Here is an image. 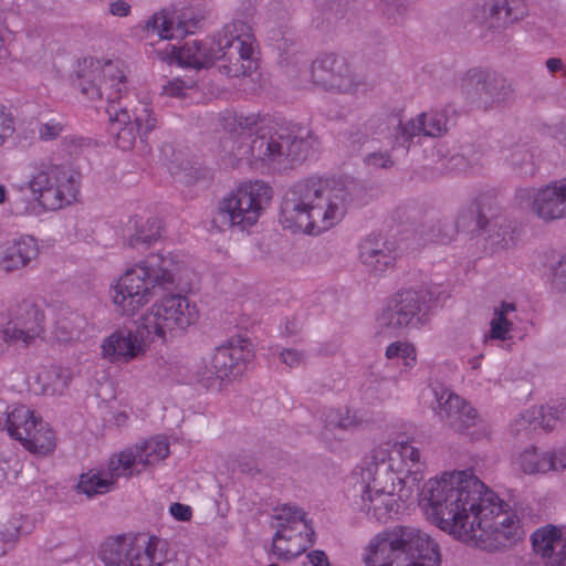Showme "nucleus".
I'll use <instances>...</instances> for the list:
<instances>
[{"mask_svg":"<svg viewBox=\"0 0 566 566\" xmlns=\"http://www.w3.org/2000/svg\"><path fill=\"white\" fill-rule=\"evenodd\" d=\"M419 503L440 530L482 549L505 548L523 536L520 518L509 504L467 471L430 478Z\"/></svg>","mask_w":566,"mask_h":566,"instance_id":"1","label":"nucleus"},{"mask_svg":"<svg viewBox=\"0 0 566 566\" xmlns=\"http://www.w3.org/2000/svg\"><path fill=\"white\" fill-rule=\"evenodd\" d=\"M427 462L421 449L401 433H390L364 458L356 483L357 509L369 518L387 522L424 479Z\"/></svg>","mask_w":566,"mask_h":566,"instance_id":"2","label":"nucleus"},{"mask_svg":"<svg viewBox=\"0 0 566 566\" xmlns=\"http://www.w3.org/2000/svg\"><path fill=\"white\" fill-rule=\"evenodd\" d=\"M226 136L221 142L224 158L232 166L276 161L282 157L306 159L315 138L306 128H276L259 113H227L222 118Z\"/></svg>","mask_w":566,"mask_h":566,"instance_id":"3","label":"nucleus"},{"mask_svg":"<svg viewBox=\"0 0 566 566\" xmlns=\"http://www.w3.org/2000/svg\"><path fill=\"white\" fill-rule=\"evenodd\" d=\"M352 202L353 193L347 184L310 177L285 193L280 222L292 232L319 235L343 221Z\"/></svg>","mask_w":566,"mask_h":566,"instance_id":"4","label":"nucleus"},{"mask_svg":"<svg viewBox=\"0 0 566 566\" xmlns=\"http://www.w3.org/2000/svg\"><path fill=\"white\" fill-rule=\"evenodd\" d=\"M91 69L92 78L81 82V92L93 101L106 97L109 102L106 112L112 130L116 134V146L123 150H130L138 136H147L155 129L157 119L153 108L142 102L133 107L120 105V95L127 88L126 69L120 61H92Z\"/></svg>","mask_w":566,"mask_h":566,"instance_id":"5","label":"nucleus"},{"mask_svg":"<svg viewBox=\"0 0 566 566\" xmlns=\"http://www.w3.org/2000/svg\"><path fill=\"white\" fill-rule=\"evenodd\" d=\"M187 273L185 261L174 253H157L128 266L109 285L108 296L114 311L123 317H134L157 294L182 282Z\"/></svg>","mask_w":566,"mask_h":566,"instance_id":"6","label":"nucleus"},{"mask_svg":"<svg viewBox=\"0 0 566 566\" xmlns=\"http://www.w3.org/2000/svg\"><path fill=\"white\" fill-rule=\"evenodd\" d=\"M364 566H440L437 542L413 526H397L373 536L361 552Z\"/></svg>","mask_w":566,"mask_h":566,"instance_id":"7","label":"nucleus"},{"mask_svg":"<svg viewBox=\"0 0 566 566\" xmlns=\"http://www.w3.org/2000/svg\"><path fill=\"white\" fill-rule=\"evenodd\" d=\"M449 297L447 289L439 283H424L418 287L403 290L395 295L378 313L377 326L380 329L422 327L432 310Z\"/></svg>","mask_w":566,"mask_h":566,"instance_id":"8","label":"nucleus"},{"mask_svg":"<svg viewBox=\"0 0 566 566\" xmlns=\"http://www.w3.org/2000/svg\"><path fill=\"white\" fill-rule=\"evenodd\" d=\"M272 198L273 190L265 181H242L219 201L213 222L220 228L248 230L258 223Z\"/></svg>","mask_w":566,"mask_h":566,"instance_id":"9","label":"nucleus"},{"mask_svg":"<svg viewBox=\"0 0 566 566\" xmlns=\"http://www.w3.org/2000/svg\"><path fill=\"white\" fill-rule=\"evenodd\" d=\"M254 357L253 345L244 338H233L202 357L195 366V380L207 390L220 391L240 377Z\"/></svg>","mask_w":566,"mask_h":566,"instance_id":"10","label":"nucleus"},{"mask_svg":"<svg viewBox=\"0 0 566 566\" xmlns=\"http://www.w3.org/2000/svg\"><path fill=\"white\" fill-rule=\"evenodd\" d=\"M199 318L193 301L181 294H169L154 302L140 316L138 327L150 342H167L169 337L186 332Z\"/></svg>","mask_w":566,"mask_h":566,"instance_id":"11","label":"nucleus"},{"mask_svg":"<svg viewBox=\"0 0 566 566\" xmlns=\"http://www.w3.org/2000/svg\"><path fill=\"white\" fill-rule=\"evenodd\" d=\"M219 70L227 76L249 75L255 67L256 39L244 20H233L214 35Z\"/></svg>","mask_w":566,"mask_h":566,"instance_id":"12","label":"nucleus"},{"mask_svg":"<svg viewBox=\"0 0 566 566\" xmlns=\"http://www.w3.org/2000/svg\"><path fill=\"white\" fill-rule=\"evenodd\" d=\"M80 182V174L70 167L42 165L30 175L27 189L39 206L55 211L76 200Z\"/></svg>","mask_w":566,"mask_h":566,"instance_id":"13","label":"nucleus"},{"mask_svg":"<svg viewBox=\"0 0 566 566\" xmlns=\"http://www.w3.org/2000/svg\"><path fill=\"white\" fill-rule=\"evenodd\" d=\"M515 205L544 224L566 219V177L541 185L518 187L514 192Z\"/></svg>","mask_w":566,"mask_h":566,"instance_id":"14","label":"nucleus"},{"mask_svg":"<svg viewBox=\"0 0 566 566\" xmlns=\"http://www.w3.org/2000/svg\"><path fill=\"white\" fill-rule=\"evenodd\" d=\"M272 526L275 533L272 541L273 554L290 559L301 555L314 543V530L297 506L284 504L274 510Z\"/></svg>","mask_w":566,"mask_h":566,"instance_id":"15","label":"nucleus"},{"mask_svg":"<svg viewBox=\"0 0 566 566\" xmlns=\"http://www.w3.org/2000/svg\"><path fill=\"white\" fill-rule=\"evenodd\" d=\"M160 539L155 536H116L106 539L98 558L104 566H164Z\"/></svg>","mask_w":566,"mask_h":566,"instance_id":"16","label":"nucleus"},{"mask_svg":"<svg viewBox=\"0 0 566 566\" xmlns=\"http://www.w3.org/2000/svg\"><path fill=\"white\" fill-rule=\"evenodd\" d=\"M311 78L322 90L335 93H349L359 84L349 61L335 53L322 54L313 61Z\"/></svg>","mask_w":566,"mask_h":566,"instance_id":"17","label":"nucleus"},{"mask_svg":"<svg viewBox=\"0 0 566 566\" xmlns=\"http://www.w3.org/2000/svg\"><path fill=\"white\" fill-rule=\"evenodd\" d=\"M434 415L451 429L465 432L471 428L483 427L484 420L478 410L464 398L443 386L432 388Z\"/></svg>","mask_w":566,"mask_h":566,"instance_id":"18","label":"nucleus"},{"mask_svg":"<svg viewBox=\"0 0 566 566\" xmlns=\"http://www.w3.org/2000/svg\"><path fill=\"white\" fill-rule=\"evenodd\" d=\"M44 333L43 315L33 306L9 311L8 321L0 326V353L9 346L29 347Z\"/></svg>","mask_w":566,"mask_h":566,"instance_id":"19","label":"nucleus"},{"mask_svg":"<svg viewBox=\"0 0 566 566\" xmlns=\"http://www.w3.org/2000/svg\"><path fill=\"white\" fill-rule=\"evenodd\" d=\"M143 329L117 328L99 345L101 357L112 365H127L145 357L148 342Z\"/></svg>","mask_w":566,"mask_h":566,"instance_id":"20","label":"nucleus"},{"mask_svg":"<svg viewBox=\"0 0 566 566\" xmlns=\"http://www.w3.org/2000/svg\"><path fill=\"white\" fill-rule=\"evenodd\" d=\"M461 90L470 103L486 109L502 102L505 85L496 73L474 69L461 80Z\"/></svg>","mask_w":566,"mask_h":566,"instance_id":"21","label":"nucleus"},{"mask_svg":"<svg viewBox=\"0 0 566 566\" xmlns=\"http://www.w3.org/2000/svg\"><path fill=\"white\" fill-rule=\"evenodd\" d=\"M513 469L527 475H545L551 471L566 470V447L542 450L530 446L512 460Z\"/></svg>","mask_w":566,"mask_h":566,"instance_id":"22","label":"nucleus"},{"mask_svg":"<svg viewBox=\"0 0 566 566\" xmlns=\"http://www.w3.org/2000/svg\"><path fill=\"white\" fill-rule=\"evenodd\" d=\"M448 118L446 113L430 111L417 115L405 123H399L395 129L392 148H403L406 151L416 136L438 137L447 133Z\"/></svg>","mask_w":566,"mask_h":566,"instance_id":"23","label":"nucleus"},{"mask_svg":"<svg viewBox=\"0 0 566 566\" xmlns=\"http://www.w3.org/2000/svg\"><path fill=\"white\" fill-rule=\"evenodd\" d=\"M534 552L546 566H566V535L562 527L546 525L532 534Z\"/></svg>","mask_w":566,"mask_h":566,"instance_id":"24","label":"nucleus"},{"mask_svg":"<svg viewBox=\"0 0 566 566\" xmlns=\"http://www.w3.org/2000/svg\"><path fill=\"white\" fill-rule=\"evenodd\" d=\"M516 304L510 301H501L492 307L489 321V329L483 334V343H504L513 338L514 317Z\"/></svg>","mask_w":566,"mask_h":566,"instance_id":"25","label":"nucleus"},{"mask_svg":"<svg viewBox=\"0 0 566 566\" xmlns=\"http://www.w3.org/2000/svg\"><path fill=\"white\" fill-rule=\"evenodd\" d=\"M566 420V402H558L547 406H534L527 409L516 420V432L526 430L528 427H542L545 430L556 428L559 422Z\"/></svg>","mask_w":566,"mask_h":566,"instance_id":"26","label":"nucleus"},{"mask_svg":"<svg viewBox=\"0 0 566 566\" xmlns=\"http://www.w3.org/2000/svg\"><path fill=\"white\" fill-rule=\"evenodd\" d=\"M176 61L181 66L203 69L218 61L214 36L209 41H188L181 48H172Z\"/></svg>","mask_w":566,"mask_h":566,"instance_id":"27","label":"nucleus"},{"mask_svg":"<svg viewBox=\"0 0 566 566\" xmlns=\"http://www.w3.org/2000/svg\"><path fill=\"white\" fill-rule=\"evenodd\" d=\"M147 38L157 36L160 40H171L182 38L190 32L180 14L160 11L150 17L144 27Z\"/></svg>","mask_w":566,"mask_h":566,"instance_id":"28","label":"nucleus"},{"mask_svg":"<svg viewBox=\"0 0 566 566\" xmlns=\"http://www.w3.org/2000/svg\"><path fill=\"white\" fill-rule=\"evenodd\" d=\"M129 247L147 249L161 237V223L155 217L134 216L126 223Z\"/></svg>","mask_w":566,"mask_h":566,"instance_id":"29","label":"nucleus"},{"mask_svg":"<svg viewBox=\"0 0 566 566\" xmlns=\"http://www.w3.org/2000/svg\"><path fill=\"white\" fill-rule=\"evenodd\" d=\"M359 260L365 271L377 277L394 266L396 255L386 244L367 240L360 244Z\"/></svg>","mask_w":566,"mask_h":566,"instance_id":"30","label":"nucleus"},{"mask_svg":"<svg viewBox=\"0 0 566 566\" xmlns=\"http://www.w3.org/2000/svg\"><path fill=\"white\" fill-rule=\"evenodd\" d=\"M483 12L488 14V27L504 29L522 20L526 15V8L518 0H495L485 4Z\"/></svg>","mask_w":566,"mask_h":566,"instance_id":"31","label":"nucleus"},{"mask_svg":"<svg viewBox=\"0 0 566 566\" xmlns=\"http://www.w3.org/2000/svg\"><path fill=\"white\" fill-rule=\"evenodd\" d=\"M6 241L14 272L30 268L38 260L40 247L32 235L22 234Z\"/></svg>","mask_w":566,"mask_h":566,"instance_id":"32","label":"nucleus"},{"mask_svg":"<svg viewBox=\"0 0 566 566\" xmlns=\"http://www.w3.org/2000/svg\"><path fill=\"white\" fill-rule=\"evenodd\" d=\"M116 488V482L107 465L91 469L78 478L76 489L88 497L103 495Z\"/></svg>","mask_w":566,"mask_h":566,"instance_id":"33","label":"nucleus"},{"mask_svg":"<svg viewBox=\"0 0 566 566\" xmlns=\"http://www.w3.org/2000/svg\"><path fill=\"white\" fill-rule=\"evenodd\" d=\"M21 444L31 453L48 455L53 453L56 448V434L48 422L39 418Z\"/></svg>","mask_w":566,"mask_h":566,"instance_id":"34","label":"nucleus"},{"mask_svg":"<svg viewBox=\"0 0 566 566\" xmlns=\"http://www.w3.org/2000/svg\"><path fill=\"white\" fill-rule=\"evenodd\" d=\"M70 381L71 374L67 369L60 367L41 368L34 377L33 389L48 396L62 395L69 387Z\"/></svg>","mask_w":566,"mask_h":566,"instance_id":"35","label":"nucleus"},{"mask_svg":"<svg viewBox=\"0 0 566 566\" xmlns=\"http://www.w3.org/2000/svg\"><path fill=\"white\" fill-rule=\"evenodd\" d=\"M106 465L116 483L119 478H132L145 471L135 447L113 454Z\"/></svg>","mask_w":566,"mask_h":566,"instance_id":"36","label":"nucleus"},{"mask_svg":"<svg viewBox=\"0 0 566 566\" xmlns=\"http://www.w3.org/2000/svg\"><path fill=\"white\" fill-rule=\"evenodd\" d=\"M39 418L27 406H12L7 412L6 429L10 437L21 442L28 436V432L34 428Z\"/></svg>","mask_w":566,"mask_h":566,"instance_id":"37","label":"nucleus"},{"mask_svg":"<svg viewBox=\"0 0 566 566\" xmlns=\"http://www.w3.org/2000/svg\"><path fill=\"white\" fill-rule=\"evenodd\" d=\"M503 159L523 177L534 176L536 165L534 154L525 146H515L514 148L503 153Z\"/></svg>","mask_w":566,"mask_h":566,"instance_id":"38","label":"nucleus"},{"mask_svg":"<svg viewBox=\"0 0 566 566\" xmlns=\"http://www.w3.org/2000/svg\"><path fill=\"white\" fill-rule=\"evenodd\" d=\"M145 471L149 467L158 464L169 454L168 442L163 438H151L142 446H135Z\"/></svg>","mask_w":566,"mask_h":566,"instance_id":"39","label":"nucleus"},{"mask_svg":"<svg viewBox=\"0 0 566 566\" xmlns=\"http://www.w3.org/2000/svg\"><path fill=\"white\" fill-rule=\"evenodd\" d=\"M85 321L77 314L60 317L53 327L54 338L62 343L80 339L84 333Z\"/></svg>","mask_w":566,"mask_h":566,"instance_id":"40","label":"nucleus"},{"mask_svg":"<svg viewBox=\"0 0 566 566\" xmlns=\"http://www.w3.org/2000/svg\"><path fill=\"white\" fill-rule=\"evenodd\" d=\"M361 426V419L349 409L332 410L326 416V431L333 429L354 430ZM327 432H325L326 434Z\"/></svg>","mask_w":566,"mask_h":566,"instance_id":"41","label":"nucleus"},{"mask_svg":"<svg viewBox=\"0 0 566 566\" xmlns=\"http://www.w3.org/2000/svg\"><path fill=\"white\" fill-rule=\"evenodd\" d=\"M385 355L388 359L400 358L406 367H412L417 361L416 348L408 342L391 343L387 346Z\"/></svg>","mask_w":566,"mask_h":566,"instance_id":"42","label":"nucleus"},{"mask_svg":"<svg viewBox=\"0 0 566 566\" xmlns=\"http://www.w3.org/2000/svg\"><path fill=\"white\" fill-rule=\"evenodd\" d=\"M196 90L195 82H185L180 78L168 81L163 86V95L168 97L185 98Z\"/></svg>","mask_w":566,"mask_h":566,"instance_id":"43","label":"nucleus"},{"mask_svg":"<svg viewBox=\"0 0 566 566\" xmlns=\"http://www.w3.org/2000/svg\"><path fill=\"white\" fill-rule=\"evenodd\" d=\"M14 130L15 123L11 111L0 105V147L12 137Z\"/></svg>","mask_w":566,"mask_h":566,"instance_id":"44","label":"nucleus"},{"mask_svg":"<svg viewBox=\"0 0 566 566\" xmlns=\"http://www.w3.org/2000/svg\"><path fill=\"white\" fill-rule=\"evenodd\" d=\"M365 164L371 168H390L395 161L388 151H373L365 158Z\"/></svg>","mask_w":566,"mask_h":566,"instance_id":"45","label":"nucleus"},{"mask_svg":"<svg viewBox=\"0 0 566 566\" xmlns=\"http://www.w3.org/2000/svg\"><path fill=\"white\" fill-rule=\"evenodd\" d=\"M63 132V125L55 120L51 119L46 123H42L39 125L38 133L41 140H52L59 137Z\"/></svg>","mask_w":566,"mask_h":566,"instance_id":"46","label":"nucleus"},{"mask_svg":"<svg viewBox=\"0 0 566 566\" xmlns=\"http://www.w3.org/2000/svg\"><path fill=\"white\" fill-rule=\"evenodd\" d=\"M553 285L556 290L566 293V253L554 268Z\"/></svg>","mask_w":566,"mask_h":566,"instance_id":"47","label":"nucleus"},{"mask_svg":"<svg viewBox=\"0 0 566 566\" xmlns=\"http://www.w3.org/2000/svg\"><path fill=\"white\" fill-rule=\"evenodd\" d=\"M280 359L283 364L289 366L290 368H295L301 366L305 360V355L303 352L297 349H283L280 353Z\"/></svg>","mask_w":566,"mask_h":566,"instance_id":"48","label":"nucleus"},{"mask_svg":"<svg viewBox=\"0 0 566 566\" xmlns=\"http://www.w3.org/2000/svg\"><path fill=\"white\" fill-rule=\"evenodd\" d=\"M302 566H331V563L324 551L314 549L305 555Z\"/></svg>","mask_w":566,"mask_h":566,"instance_id":"49","label":"nucleus"},{"mask_svg":"<svg viewBox=\"0 0 566 566\" xmlns=\"http://www.w3.org/2000/svg\"><path fill=\"white\" fill-rule=\"evenodd\" d=\"M447 167L453 172H465L472 167V163L463 154H455L450 157Z\"/></svg>","mask_w":566,"mask_h":566,"instance_id":"50","label":"nucleus"},{"mask_svg":"<svg viewBox=\"0 0 566 566\" xmlns=\"http://www.w3.org/2000/svg\"><path fill=\"white\" fill-rule=\"evenodd\" d=\"M169 513L175 520L187 522L191 520L192 509L182 503H172L169 507Z\"/></svg>","mask_w":566,"mask_h":566,"instance_id":"51","label":"nucleus"},{"mask_svg":"<svg viewBox=\"0 0 566 566\" xmlns=\"http://www.w3.org/2000/svg\"><path fill=\"white\" fill-rule=\"evenodd\" d=\"M0 273H14L7 241H0Z\"/></svg>","mask_w":566,"mask_h":566,"instance_id":"52","label":"nucleus"},{"mask_svg":"<svg viewBox=\"0 0 566 566\" xmlns=\"http://www.w3.org/2000/svg\"><path fill=\"white\" fill-rule=\"evenodd\" d=\"M304 62V55L298 50L285 51L281 54V63L286 66L297 67Z\"/></svg>","mask_w":566,"mask_h":566,"instance_id":"53","label":"nucleus"},{"mask_svg":"<svg viewBox=\"0 0 566 566\" xmlns=\"http://www.w3.org/2000/svg\"><path fill=\"white\" fill-rule=\"evenodd\" d=\"M109 12L115 17H127L130 12V6L123 0H117L111 3Z\"/></svg>","mask_w":566,"mask_h":566,"instance_id":"54","label":"nucleus"},{"mask_svg":"<svg viewBox=\"0 0 566 566\" xmlns=\"http://www.w3.org/2000/svg\"><path fill=\"white\" fill-rule=\"evenodd\" d=\"M546 67L551 73H556L564 70V63L558 57H551L546 61Z\"/></svg>","mask_w":566,"mask_h":566,"instance_id":"55","label":"nucleus"},{"mask_svg":"<svg viewBox=\"0 0 566 566\" xmlns=\"http://www.w3.org/2000/svg\"><path fill=\"white\" fill-rule=\"evenodd\" d=\"M128 419H129V413L126 410H118V411H115L113 415V421L118 427L127 424Z\"/></svg>","mask_w":566,"mask_h":566,"instance_id":"56","label":"nucleus"},{"mask_svg":"<svg viewBox=\"0 0 566 566\" xmlns=\"http://www.w3.org/2000/svg\"><path fill=\"white\" fill-rule=\"evenodd\" d=\"M8 479L7 462L0 459V489L3 488Z\"/></svg>","mask_w":566,"mask_h":566,"instance_id":"57","label":"nucleus"},{"mask_svg":"<svg viewBox=\"0 0 566 566\" xmlns=\"http://www.w3.org/2000/svg\"><path fill=\"white\" fill-rule=\"evenodd\" d=\"M76 145L75 148L83 149L84 147H88L91 145L90 139H85L82 137L73 138L72 139Z\"/></svg>","mask_w":566,"mask_h":566,"instance_id":"58","label":"nucleus"},{"mask_svg":"<svg viewBox=\"0 0 566 566\" xmlns=\"http://www.w3.org/2000/svg\"><path fill=\"white\" fill-rule=\"evenodd\" d=\"M7 553V541L3 535L0 533V556H3Z\"/></svg>","mask_w":566,"mask_h":566,"instance_id":"59","label":"nucleus"},{"mask_svg":"<svg viewBox=\"0 0 566 566\" xmlns=\"http://www.w3.org/2000/svg\"><path fill=\"white\" fill-rule=\"evenodd\" d=\"M8 191L3 185H0V205L3 203L7 199Z\"/></svg>","mask_w":566,"mask_h":566,"instance_id":"60","label":"nucleus"},{"mask_svg":"<svg viewBox=\"0 0 566 566\" xmlns=\"http://www.w3.org/2000/svg\"><path fill=\"white\" fill-rule=\"evenodd\" d=\"M469 363L473 369H478L481 365V357H474V358L470 359Z\"/></svg>","mask_w":566,"mask_h":566,"instance_id":"61","label":"nucleus"},{"mask_svg":"<svg viewBox=\"0 0 566 566\" xmlns=\"http://www.w3.org/2000/svg\"><path fill=\"white\" fill-rule=\"evenodd\" d=\"M168 48H170V49H171V53H172V56L170 57V61H172L174 59L176 60V54H175V53H174V51H172V48H175V46H174V45H171V44H168Z\"/></svg>","mask_w":566,"mask_h":566,"instance_id":"62","label":"nucleus"},{"mask_svg":"<svg viewBox=\"0 0 566 566\" xmlns=\"http://www.w3.org/2000/svg\"><path fill=\"white\" fill-rule=\"evenodd\" d=\"M293 49H294V50H296V49L294 48V44H291V49H289L287 51H291V50H293Z\"/></svg>","mask_w":566,"mask_h":566,"instance_id":"63","label":"nucleus"}]
</instances>
